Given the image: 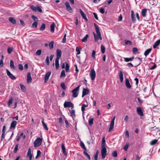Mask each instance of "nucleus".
Segmentation results:
<instances>
[{
	"label": "nucleus",
	"mask_w": 160,
	"mask_h": 160,
	"mask_svg": "<svg viewBox=\"0 0 160 160\" xmlns=\"http://www.w3.org/2000/svg\"><path fill=\"white\" fill-rule=\"evenodd\" d=\"M94 25L97 34L94 32H93V34L94 38L95 41V42H97L98 39L102 40V38L101 36L100 30L99 29L98 26L95 23H94Z\"/></svg>",
	"instance_id": "obj_1"
},
{
	"label": "nucleus",
	"mask_w": 160,
	"mask_h": 160,
	"mask_svg": "<svg viewBox=\"0 0 160 160\" xmlns=\"http://www.w3.org/2000/svg\"><path fill=\"white\" fill-rule=\"evenodd\" d=\"M42 142V139L40 138H37L34 142V146L37 147L40 146Z\"/></svg>",
	"instance_id": "obj_2"
},
{
	"label": "nucleus",
	"mask_w": 160,
	"mask_h": 160,
	"mask_svg": "<svg viewBox=\"0 0 160 160\" xmlns=\"http://www.w3.org/2000/svg\"><path fill=\"white\" fill-rule=\"evenodd\" d=\"M102 158V159H104L106 156L107 155V149L105 147V146H103L101 147V151Z\"/></svg>",
	"instance_id": "obj_3"
},
{
	"label": "nucleus",
	"mask_w": 160,
	"mask_h": 160,
	"mask_svg": "<svg viewBox=\"0 0 160 160\" xmlns=\"http://www.w3.org/2000/svg\"><path fill=\"white\" fill-rule=\"evenodd\" d=\"M80 87V86H79L75 88L74 89H73L72 90V96L74 98H76L78 96V91Z\"/></svg>",
	"instance_id": "obj_4"
},
{
	"label": "nucleus",
	"mask_w": 160,
	"mask_h": 160,
	"mask_svg": "<svg viewBox=\"0 0 160 160\" xmlns=\"http://www.w3.org/2000/svg\"><path fill=\"white\" fill-rule=\"evenodd\" d=\"M115 118V117H114L112 120L110 124V127L109 128L108 132H110L114 126V122Z\"/></svg>",
	"instance_id": "obj_5"
},
{
	"label": "nucleus",
	"mask_w": 160,
	"mask_h": 160,
	"mask_svg": "<svg viewBox=\"0 0 160 160\" xmlns=\"http://www.w3.org/2000/svg\"><path fill=\"white\" fill-rule=\"evenodd\" d=\"M90 76L92 80H93L95 79L96 77V73L94 70L93 69H92L90 72Z\"/></svg>",
	"instance_id": "obj_6"
},
{
	"label": "nucleus",
	"mask_w": 160,
	"mask_h": 160,
	"mask_svg": "<svg viewBox=\"0 0 160 160\" xmlns=\"http://www.w3.org/2000/svg\"><path fill=\"white\" fill-rule=\"evenodd\" d=\"M6 72L8 76L12 79L15 80L16 78L12 74L8 69L6 70Z\"/></svg>",
	"instance_id": "obj_7"
},
{
	"label": "nucleus",
	"mask_w": 160,
	"mask_h": 160,
	"mask_svg": "<svg viewBox=\"0 0 160 160\" xmlns=\"http://www.w3.org/2000/svg\"><path fill=\"white\" fill-rule=\"evenodd\" d=\"M62 55V52L61 50L57 49L56 51L57 57L56 59H59Z\"/></svg>",
	"instance_id": "obj_8"
},
{
	"label": "nucleus",
	"mask_w": 160,
	"mask_h": 160,
	"mask_svg": "<svg viewBox=\"0 0 160 160\" xmlns=\"http://www.w3.org/2000/svg\"><path fill=\"white\" fill-rule=\"evenodd\" d=\"M137 111L138 114L141 116H142L143 115L142 110L141 108L138 107L137 108Z\"/></svg>",
	"instance_id": "obj_9"
},
{
	"label": "nucleus",
	"mask_w": 160,
	"mask_h": 160,
	"mask_svg": "<svg viewBox=\"0 0 160 160\" xmlns=\"http://www.w3.org/2000/svg\"><path fill=\"white\" fill-rule=\"evenodd\" d=\"M17 122L15 121H14L12 122L11 123V125L10 127V129H14L16 125L17 124Z\"/></svg>",
	"instance_id": "obj_10"
},
{
	"label": "nucleus",
	"mask_w": 160,
	"mask_h": 160,
	"mask_svg": "<svg viewBox=\"0 0 160 160\" xmlns=\"http://www.w3.org/2000/svg\"><path fill=\"white\" fill-rule=\"evenodd\" d=\"M32 78H31V73L29 72L27 75V82L28 83H30L32 82Z\"/></svg>",
	"instance_id": "obj_11"
},
{
	"label": "nucleus",
	"mask_w": 160,
	"mask_h": 160,
	"mask_svg": "<svg viewBox=\"0 0 160 160\" xmlns=\"http://www.w3.org/2000/svg\"><path fill=\"white\" fill-rule=\"evenodd\" d=\"M51 74V72H48L46 74L44 77V82H46L47 80L48 79Z\"/></svg>",
	"instance_id": "obj_12"
},
{
	"label": "nucleus",
	"mask_w": 160,
	"mask_h": 160,
	"mask_svg": "<svg viewBox=\"0 0 160 160\" xmlns=\"http://www.w3.org/2000/svg\"><path fill=\"white\" fill-rule=\"evenodd\" d=\"M79 10L82 18L86 21H88V20L86 14L82 11L81 9H80Z\"/></svg>",
	"instance_id": "obj_13"
},
{
	"label": "nucleus",
	"mask_w": 160,
	"mask_h": 160,
	"mask_svg": "<svg viewBox=\"0 0 160 160\" xmlns=\"http://www.w3.org/2000/svg\"><path fill=\"white\" fill-rule=\"evenodd\" d=\"M27 156L29 157L30 160H32V155L31 153V149L29 148L28 149L27 154Z\"/></svg>",
	"instance_id": "obj_14"
},
{
	"label": "nucleus",
	"mask_w": 160,
	"mask_h": 160,
	"mask_svg": "<svg viewBox=\"0 0 160 160\" xmlns=\"http://www.w3.org/2000/svg\"><path fill=\"white\" fill-rule=\"evenodd\" d=\"M89 92V90L88 89L83 88L82 91V97H83L84 96L87 94Z\"/></svg>",
	"instance_id": "obj_15"
},
{
	"label": "nucleus",
	"mask_w": 160,
	"mask_h": 160,
	"mask_svg": "<svg viewBox=\"0 0 160 160\" xmlns=\"http://www.w3.org/2000/svg\"><path fill=\"white\" fill-rule=\"evenodd\" d=\"M125 85L127 88H131V86L130 84L129 81L127 78L125 79Z\"/></svg>",
	"instance_id": "obj_16"
},
{
	"label": "nucleus",
	"mask_w": 160,
	"mask_h": 160,
	"mask_svg": "<svg viewBox=\"0 0 160 160\" xmlns=\"http://www.w3.org/2000/svg\"><path fill=\"white\" fill-rule=\"evenodd\" d=\"M9 21L12 23L15 24L16 23V21L15 19L13 17H11L8 18Z\"/></svg>",
	"instance_id": "obj_17"
},
{
	"label": "nucleus",
	"mask_w": 160,
	"mask_h": 160,
	"mask_svg": "<svg viewBox=\"0 0 160 160\" xmlns=\"http://www.w3.org/2000/svg\"><path fill=\"white\" fill-rule=\"evenodd\" d=\"M160 44V40H158L156 41L153 45V48H155L158 46H159Z\"/></svg>",
	"instance_id": "obj_18"
},
{
	"label": "nucleus",
	"mask_w": 160,
	"mask_h": 160,
	"mask_svg": "<svg viewBox=\"0 0 160 160\" xmlns=\"http://www.w3.org/2000/svg\"><path fill=\"white\" fill-rule=\"evenodd\" d=\"M147 12V9L144 8L142 11V14L143 17H145L146 16V13Z\"/></svg>",
	"instance_id": "obj_19"
},
{
	"label": "nucleus",
	"mask_w": 160,
	"mask_h": 160,
	"mask_svg": "<svg viewBox=\"0 0 160 160\" xmlns=\"http://www.w3.org/2000/svg\"><path fill=\"white\" fill-rule=\"evenodd\" d=\"M131 18L132 20L134 21L135 22L136 21V19L135 17V15L134 13V12L133 11H132L131 12Z\"/></svg>",
	"instance_id": "obj_20"
},
{
	"label": "nucleus",
	"mask_w": 160,
	"mask_h": 160,
	"mask_svg": "<svg viewBox=\"0 0 160 160\" xmlns=\"http://www.w3.org/2000/svg\"><path fill=\"white\" fill-rule=\"evenodd\" d=\"M61 147H62V151L63 152V154H64V155H67V153L66 152V149L65 148V147H64V144L63 143H62V144Z\"/></svg>",
	"instance_id": "obj_21"
},
{
	"label": "nucleus",
	"mask_w": 160,
	"mask_h": 160,
	"mask_svg": "<svg viewBox=\"0 0 160 160\" xmlns=\"http://www.w3.org/2000/svg\"><path fill=\"white\" fill-rule=\"evenodd\" d=\"M42 125L44 128L47 130H48V128L47 126V124L44 122L43 119L42 120Z\"/></svg>",
	"instance_id": "obj_22"
},
{
	"label": "nucleus",
	"mask_w": 160,
	"mask_h": 160,
	"mask_svg": "<svg viewBox=\"0 0 160 160\" xmlns=\"http://www.w3.org/2000/svg\"><path fill=\"white\" fill-rule=\"evenodd\" d=\"M119 77L121 82H122L123 81V74L121 71H120L119 72Z\"/></svg>",
	"instance_id": "obj_23"
},
{
	"label": "nucleus",
	"mask_w": 160,
	"mask_h": 160,
	"mask_svg": "<svg viewBox=\"0 0 160 160\" xmlns=\"http://www.w3.org/2000/svg\"><path fill=\"white\" fill-rule=\"evenodd\" d=\"M152 48H150L147 49L144 52V55L146 57L148 55L152 50Z\"/></svg>",
	"instance_id": "obj_24"
},
{
	"label": "nucleus",
	"mask_w": 160,
	"mask_h": 160,
	"mask_svg": "<svg viewBox=\"0 0 160 160\" xmlns=\"http://www.w3.org/2000/svg\"><path fill=\"white\" fill-rule=\"evenodd\" d=\"M10 68L13 69H15V67L14 65V62L12 60H11L10 61Z\"/></svg>",
	"instance_id": "obj_25"
},
{
	"label": "nucleus",
	"mask_w": 160,
	"mask_h": 160,
	"mask_svg": "<svg viewBox=\"0 0 160 160\" xmlns=\"http://www.w3.org/2000/svg\"><path fill=\"white\" fill-rule=\"evenodd\" d=\"M64 108L70 107V102L65 101L64 104Z\"/></svg>",
	"instance_id": "obj_26"
},
{
	"label": "nucleus",
	"mask_w": 160,
	"mask_h": 160,
	"mask_svg": "<svg viewBox=\"0 0 160 160\" xmlns=\"http://www.w3.org/2000/svg\"><path fill=\"white\" fill-rule=\"evenodd\" d=\"M59 59H55V64L56 69H58L59 68Z\"/></svg>",
	"instance_id": "obj_27"
},
{
	"label": "nucleus",
	"mask_w": 160,
	"mask_h": 160,
	"mask_svg": "<svg viewBox=\"0 0 160 160\" xmlns=\"http://www.w3.org/2000/svg\"><path fill=\"white\" fill-rule=\"evenodd\" d=\"M54 27H55V24L54 23H52L51 25V31L52 33H53L54 32Z\"/></svg>",
	"instance_id": "obj_28"
},
{
	"label": "nucleus",
	"mask_w": 160,
	"mask_h": 160,
	"mask_svg": "<svg viewBox=\"0 0 160 160\" xmlns=\"http://www.w3.org/2000/svg\"><path fill=\"white\" fill-rule=\"evenodd\" d=\"M65 4L67 10L69 11L70 10V6L69 2H66L65 3Z\"/></svg>",
	"instance_id": "obj_29"
},
{
	"label": "nucleus",
	"mask_w": 160,
	"mask_h": 160,
	"mask_svg": "<svg viewBox=\"0 0 160 160\" xmlns=\"http://www.w3.org/2000/svg\"><path fill=\"white\" fill-rule=\"evenodd\" d=\"M88 37V34L86 35L85 37L82 39V41L83 42H86L87 41V39Z\"/></svg>",
	"instance_id": "obj_30"
},
{
	"label": "nucleus",
	"mask_w": 160,
	"mask_h": 160,
	"mask_svg": "<svg viewBox=\"0 0 160 160\" xmlns=\"http://www.w3.org/2000/svg\"><path fill=\"white\" fill-rule=\"evenodd\" d=\"M38 25L37 22H34L32 25V28H37Z\"/></svg>",
	"instance_id": "obj_31"
},
{
	"label": "nucleus",
	"mask_w": 160,
	"mask_h": 160,
	"mask_svg": "<svg viewBox=\"0 0 160 160\" xmlns=\"http://www.w3.org/2000/svg\"><path fill=\"white\" fill-rule=\"evenodd\" d=\"M158 140L157 139H155L151 141L150 142V144L151 145H155L158 142Z\"/></svg>",
	"instance_id": "obj_32"
},
{
	"label": "nucleus",
	"mask_w": 160,
	"mask_h": 160,
	"mask_svg": "<svg viewBox=\"0 0 160 160\" xmlns=\"http://www.w3.org/2000/svg\"><path fill=\"white\" fill-rule=\"evenodd\" d=\"M134 59V57H132L130 58H125L124 60L126 62H128Z\"/></svg>",
	"instance_id": "obj_33"
},
{
	"label": "nucleus",
	"mask_w": 160,
	"mask_h": 160,
	"mask_svg": "<svg viewBox=\"0 0 160 160\" xmlns=\"http://www.w3.org/2000/svg\"><path fill=\"white\" fill-rule=\"evenodd\" d=\"M54 42L53 41H51L49 43V46L50 49H52L53 48Z\"/></svg>",
	"instance_id": "obj_34"
},
{
	"label": "nucleus",
	"mask_w": 160,
	"mask_h": 160,
	"mask_svg": "<svg viewBox=\"0 0 160 160\" xmlns=\"http://www.w3.org/2000/svg\"><path fill=\"white\" fill-rule=\"evenodd\" d=\"M20 86L21 90L23 92H24L25 91V87L21 84H20Z\"/></svg>",
	"instance_id": "obj_35"
},
{
	"label": "nucleus",
	"mask_w": 160,
	"mask_h": 160,
	"mask_svg": "<svg viewBox=\"0 0 160 160\" xmlns=\"http://www.w3.org/2000/svg\"><path fill=\"white\" fill-rule=\"evenodd\" d=\"M45 24L44 23L42 24L40 28V30L41 31H43L45 29Z\"/></svg>",
	"instance_id": "obj_36"
},
{
	"label": "nucleus",
	"mask_w": 160,
	"mask_h": 160,
	"mask_svg": "<svg viewBox=\"0 0 160 160\" xmlns=\"http://www.w3.org/2000/svg\"><path fill=\"white\" fill-rule=\"evenodd\" d=\"M101 52L102 53H104L105 51V47L103 45H101Z\"/></svg>",
	"instance_id": "obj_37"
},
{
	"label": "nucleus",
	"mask_w": 160,
	"mask_h": 160,
	"mask_svg": "<svg viewBox=\"0 0 160 160\" xmlns=\"http://www.w3.org/2000/svg\"><path fill=\"white\" fill-rule=\"evenodd\" d=\"M125 42L126 45H131L132 44V42L130 41L125 40Z\"/></svg>",
	"instance_id": "obj_38"
},
{
	"label": "nucleus",
	"mask_w": 160,
	"mask_h": 160,
	"mask_svg": "<svg viewBox=\"0 0 160 160\" xmlns=\"http://www.w3.org/2000/svg\"><path fill=\"white\" fill-rule=\"evenodd\" d=\"M13 48L11 47H8V48L7 52L9 54L11 53L12 51L13 50Z\"/></svg>",
	"instance_id": "obj_39"
},
{
	"label": "nucleus",
	"mask_w": 160,
	"mask_h": 160,
	"mask_svg": "<svg viewBox=\"0 0 160 160\" xmlns=\"http://www.w3.org/2000/svg\"><path fill=\"white\" fill-rule=\"evenodd\" d=\"M81 48L79 47H77L76 48V51L77 52V54H79L80 53V50Z\"/></svg>",
	"instance_id": "obj_40"
},
{
	"label": "nucleus",
	"mask_w": 160,
	"mask_h": 160,
	"mask_svg": "<svg viewBox=\"0 0 160 160\" xmlns=\"http://www.w3.org/2000/svg\"><path fill=\"white\" fill-rule=\"evenodd\" d=\"M65 72L64 70H62L60 74V77L64 78L65 77Z\"/></svg>",
	"instance_id": "obj_41"
},
{
	"label": "nucleus",
	"mask_w": 160,
	"mask_h": 160,
	"mask_svg": "<svg viewBox=\"0 0 160 160\" xmlns=\"http://www.w3.org/2000/svg\"><path fill=\"white\" fill-rule=\"evenodd\" d=\"M93 118H91L89 120L88 124L89 125L91 126L93 123Z\"/></svg>",
	"instance_id": "obj_42"
},
{
	"label": "nucleus",
	"mask_w": 160,
	"mask_h": 160,
	"mask_svg": "<svg viewBox=\"0 0 160 160\" xmlns=\"http://www.w3.org/2000/svg\"><path fill=\"white\" fill-rule=\"evenodd\" d=\"M88 106V105L83 104L81 107V110L82 112H83L85 110V108Z\"/></svg>",
	"instance_id": "obj_43"
},
{
	"label": "nucleus",
	"mask_w": 160,
	"mask_h": 160,
	"mask_svg": "<svg viewBox=\"0 0 160 160\" xmlns=\"http://www.w3.org/2000/svg\"><path fill=\"white\" fill-rule=\"evenodd\" d=\"M32 18L34 21V22H38V18L36 17L34 15H32Z\"/></svg>",
	"instance_id": "obj_44"
},
{
	"label": "nucleus",
	"mask_w": 160,
	"mask_h": 160,
	"mask_svg": "<svg viewBox=\"0 0 160 160\" xmlns=\"http://www.w3.org/2000/svg\"><path fill=\"white\" fill-rule=\"evenodd\" d=\"M71 115L72 116V118H73V116L74 117L75 116V111L73 109L71 110Z\"/></svg>",
	"instance_id": "obj_45"
},
{
	"label": "nucleus",
	"mask_w": 160,
	"mask_h": 160,
	"mask_svg": "<svg viewBox=\"0 0 160 160\" xmlns=\"http://www.w3.org/2000/svg\"><path fill=\"white\" fill-rule=\"evenodd\" d=\"M61 86L62 87V88L63 90L66 89V86L65 84V83L64 82H62L60 84Z\"/></svg>",
	"instance_id": "obj_46"
},
{
	"label": "nucleus",
	"mask_w": 160,
	"mask_h": 160,
	"mask_svg": "<svg viewBox=\"0 0 160 160\" xmlns=\"http://www.w3.org/2000/svg\"><path fill=\"white\" fill-rule=\"evenodd\" d=\"M13 98H11L9 100L8 105V106H10L12 103Z\"/></svg>",
	"instance_id": "obj_47"
},
{
	"label": "nucleus",
	"mask_w": 160,
	"mask_h": 160,
	"mask_svg": "<svg viewBox=\"0 0 160 160\" xmlns=\"http://www.w3.org/2000/svg\"><path fill=\"white\" fill-rule=\"evenodd\" d=\"M45 62H46V64L48 65L49 64V58L48 56H47L46 57Z\"/></svg>",
	"instance_id": "obj_48"
},
{
	"label": "nucleus",
	"mask_w": 160,
	"mask_h": 160,
	"mask_svg": "<svg viewBox=\"0 0 160 160\" xmlns=\"http://www.w3.org/2000/svg\"><path fill=\"white\" fill-rule=\"evenodd\" d=\"M83 153L84 155H85L88 158V160H90V155L85 151L83 152Z\"/></svg>",
	"instance_id": "obj_49"
},
{
	"label": "nucleus",
	"mask_w": 160,
	"mask_h": 160,
	"mask_svg": "<svg viewBox=\"0 0 160 160\" xmlns=\"http://www.w3.org/2000/svg\"><path fill=\"white\" fill-rule=\"evenodd\" d=\"M18 144H17L16 145L15 147L14 148V150L13 151V152L14 153H15L17 152L18 150Z\"/></svg>",
	"instance_id": "obj_50"
},
{
	"label": "nucleus",
	"mask_w": 160,
	"mask_h": 160,
	"mask_svg": "<svg viewBox=\"0 0 160 160\" xmlns=\"http://www.w3.org/2000/svg\"><path fill=\"white\" fill-rule=\"evenodd\" d=\"M105 137H103L102 139V147L103 146H105Z\"/></svg>",
	"instance_id": "obj_51"
},
{
	"label": "nucleus",
	"mask_w": 160,
	"mask_h": 160,
	"mask_svg": "<svg viewBox=\"0 0 160 160\" xmlns=\"http://www.w3.org/2000/svg\"><path fill=\"white\" fill-rule=\"evenodd\" d=\"M41 52H42V50H41L39 49V50H38L36 51V54L37 55L39 56L40 55H41Z\"/></svg>",
	"instance_id": "obj_52"
},
{
	"label": "nucleus",
	"mask_w": 160,
	"mask_h": 160,
	"mask_svg": "<svg viewBox=\"0 0 160 160\" xmlns=\"http://www.w3.org/2000/svg\"><path fill=\"white\" fill-rule=\"evenodd\" d=\"M31 9L34 11L36 12L37 7H36L32 5L31 7Z\"/></svg>",
	"instance_id": "obj_53"
},
{
	"label": "nucleus",
	"mask_w": 160,
	"mask_h": 160,
	"mask_svg": "<svg viewBox=\"0 0 160 160\" xmlns=\"http://www.w3.org/2000/svg\"><path fill=\"white\" fill-rule=\"evenodd\" d=\"M19 69L20 70H22L23 69V66L21 64H19L18 65Z\"/></svg>",
	"instance_id": "obj_54"
},
{
	"label": "nucleus",
	"mask_w": 160,
	"mask_h": 160,
	"mask_svg": "<svg viewBox=\"0 0 160 160\" xmlns=\"http://www.w3.org/2000/svg\"><path fill=\"white\" fill-rule=\"evenodd\" d=\"M38 11L40 12H42L41 8L39 6L37 7L36 11Z\"/></svg>",
	"instance_id": "obj_55"
},
{
	"label": "nucleus",
	"mask_w": 160,
	"mask_h": 160,
	"mask_svg": "<svg viewBox=\"0 0 160 160\" xmlns=\"http://www.w3.org/2000/svg\"><path fill=\"white\" fill-rule=\"evenodd\" d=\"M112 155L114 157H117V151H113L112 152Z\"/></svg>",
	"instance_id": "obj_56"
},
{
	"label": "nucleus",
	"mask_w": 160,
	"mask_h": 160,
	"mask_svg": "<svg viewBox=\"0 0 160 160\" xmlns=\"http://www.w3.org/2000/svg\"><path fill=\"white\" fill-rule=\"evenodd\" d=\"M65 68L66 72H68L69 70V66L67 63H66Z\"/></svg>",
	"instance_id": "obj_57"
},
{
	"label": "nucleus",
	"mask_w": 160,
	"mask_h": 160,
	"mask_svg": "<svg viewBox=\"0 0 160 160\" xmlns=\"http://www.w3.org/2000/svg\"><path fill=\"white\" fill-rule=\"evenodd\" d=\"M132 52L133 53L137 52L138 51V49L136 48H134L132 49Z\"/></svg>",
	"instance_id": "obj_58"
},
{
	"label": "nucleus",
	"mask_w": 160,
	"mask_h": 160,
	"mask_svg": "<svg viewBox=\"0 0 160 160\" xmlns=\"http://www.w3.org/2000/svg\"><path fill=\"white\" fill-rule=\"evenodd\" d=\"M80 146L83 148L86 149V148L85 146L84 143L82 142H81Z\"/></svg>",
	"instance_id": "obj_59"
},
{
	"label": "nucleus",
	"mask_w": 160,
	"mask_h": 160,
	"mask_svg": "<svg viewBox=\"0 0 160 160\" xmlns=\"http://www.w3.org/2000/svg\"><path fill=\"white\" fill-rule=\"evenodd\" d=\"M98 151H97L96 152L95 154L94 155V158H98Z\"/></svg>",
	"instance_id": "obj_60"
},
{
	"label": "nucleus",
	"mask_w": 160,
	"mask_h": 160,
	"mask_svg": "<svg viewBox=\"0 0 160 160\" xmlns=\"http://www.w3.org/2000/svg\"><path fill=\"white\" fill-rule=\"evenodd\" d=\"M5 132H2V134L1 137V141H2L5 137Z\"/></svg>",
	"instance_id": "obj_61"
},
{
	"label": "nucleus",
	"mask_w": 160,
	"mask_h": 160,
	"mask_svg": "<svg viewBox=\"0 0 160 160\" xmlns=\"http://www.w3.org/2000/svg\"><path fill=\"white\" fill-rule=\"evenodd\" d=\"M128 148V144H126L123 147V149L125 151H127Z\"/></svg>",
	"instance_id": "obj_62"
},
{
	"label": "nucleus",
	"mask_w": 160,
	"mask_h": 160,
	"mask_svg": "<svg viewBox=\"0 0 160 160\" xmlns=\"http://www.w3.org/2000/svg\"><path fill=\"white\" fill-rule=\"evenodd\" d=\"M104 11H105V10L103 8H100V12L101 13H102V14L104 13Z\"/></svg>",
	"instance_id": "obj_63"
},
{
	"label": "nucleus",
	"mask_w": 160,
	"mask_h": 160,
	"mask_svg": "<svg viewBox=\"0 0 160 160\" xmlns=\"http://www.w3.org/2000/svg\"><path fill=\"white\" fill-rule=\"evenodd\" d=\"M156 64H154V65L151 67L150 68V70H153L156 68Z\"/></svg>",
	"instance_id": "obj_64"
}]
</instances>
